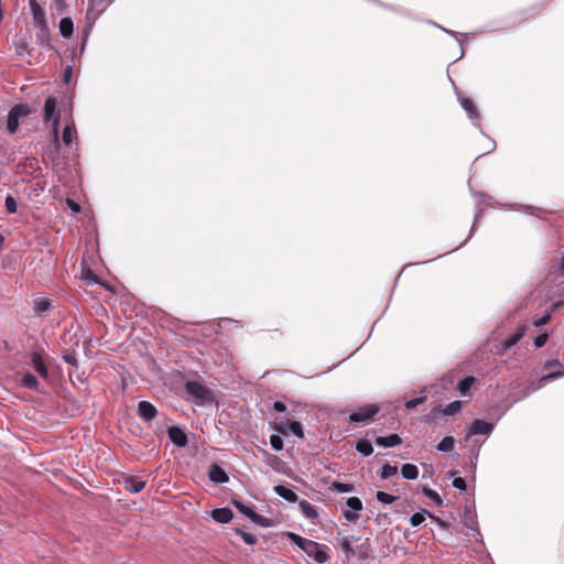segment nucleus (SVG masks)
Segmentation results:
<instances>
[{"label":"nucleus","instance_id":"obj_9","mask_svg":"<svg viewBox=\"0 0 564 564\" xmlns=\"http://www.w3.org/2000/svg\"><path fill=\"white\" fill-rule=\"evenodd\" d=\"M156 408L149 401H140L138 404V415L144 422H151L156 416Z\"/></svg>","mask_w":564,"mask_h":564},{"label":"nucleus","instance_id":"obj_2","mask_svg":"<svg viewBox=\"0 0 564 564\" xmlns=\"http://www.w3.org/2000/svg\"><path fill=\"white\" fill-rule=\"evenodd\" d=\"M44 120L53 121V142L55 150L59 149L58 138V126H59V112L57 110L56 100L53 97H48L44 104Z\"/></svg>","mask_w":564,"mask_h":564},{"label":"nucleus","instance_id":"obj_6","mask_svg":"<svg viewBox=\"0 0 564 564\" xmlns=\"http://www.w3.org/2000/svg\"><path fill=\"white\" fill-rule=\"evenodd\" d=\"M378 411L379 408L375 404L364 405L352 411L349 415V420L351 422L361 423L375 416Z\"/></svg>","mask_w":564,"mask_h":564},{"label":"nucleus","instance_id":"obj_47","mask_svg":"<svg viewBox=\"0 0 564 564\" xmlns=\"http://www.w3.org/2000/svg\"><path fill=\"white\" fill-rule=\"evenodd\" d=\"M427 517L433 519L441 528L447 529V523L445 521H443L441 518L435 517L431 513H427Z\"/></svg>","mask_w":564,"mask_h":564},{"label":"nucleus","instance_id":"obj_59","mask_svg":"<svg viewBox=\"0 0 564 564\" xmlns=\"http://www.w3.org/2000/svg\"><path fill=\"white\" fill-rule=\"evenodd\" d=\"M561 267H562V269H563V271H564V256H563V259H562Z\"/></svg>","mask_w":564,"mask_h":564},{"label":"nucleus","instance_id":"obj_52","mask_svg":"<svg viewBox=\"0 0 564 564\" xmlns=\"http://www.w3.org/2000/svg\"><path fill=\"white\" fill-rule=\"evenodd\" d=\"M560 361L557 359L549 360L544 364V368H551L554 366H558Z\"/></svg>","mask_w":564,"mask_h":564},{"label":"nucleus","instance_id":"obj_4","mask_svg":"<svg viewBox=\"0 0 564 564\" xmlns=\"http://www.w3.org/2000/svg\"><path fill=\"white\" fill-rule=\"evenodd\" d=\"M232 503L239 510L240 513L248 517L253 523H256L262 528H268L270 525V521L267 518L254 512L252 507L246 506L245 503L237 501V500H234Z\"/></svg>","mask_w":564,"mask_h":564},{"label":"nucleus","instance_id":"obj_36","mask_svg":"<svg viewBox=\"0 0 564 564\" xmlns=\"http://www.w3.org/2000/svg\"><path fill=\"white\" fill-rule=\"evenodd\" d=\"M332 489L336 492L345 494L352 491L354 486L351 484L334 482Z\"/></svg>","mask_w":564,"mask_h":564},{"label":"nucleus","instance_id":"obj_34","mask_svg":"<svg viewBox=\"0 0 564 564\" xmlns=\"http://www.w3.org/2000/svg\"><path fill=\"white\" fill-rule=\"evenodd\" d=\"M423 494L425 497L433 500L437 506L443 505V500H442L441 496L435 490L424 487Z\"/></svg>","mask_w":564,"mask_h":564},{"label":"nucleus","instance_id":"obj_48","mask_svg":"<svg viewBox=\"0 0 564 564\" xmlns=\"http://www.w3.org/2000/svg\"><path fill=\"white\" fill-rule=\"evenodd\" d=\"M273 409L278 412H284L286 410V406L283 402L281 401H275L273 403Z\"/></svg>","mask_w":564,"mask_h":564},{"label":"nucleus","instance_id":"obj_42","mask_svg":"<svg viewBox=\"0 0 564 564\" xmlns=\"http://www.w3.org/2000/svg\"><path fill=\"white\" fill-rule=\"evenodd\" d=\"M270 445L274 451H281L283 448V440L279 435H271L270 436Z\"/></svg>","mask_w":564,"mask_h":564},{"label":"nucleus","instance_id":"obj_17","mask_svg":"<svg viewBox=\"0 0 564 564\" xmlns=\"http://www.w3.org/2000/svg\"><path fill=\"white\" fill-rule=\"evenodd\" d=\"M31 366L33 369L42 377L46 378L48 372L47 368L39 352H33L31 355Z\"/></svg>","mask_w":564,"mask_h":564},{"label":"nucleus","instance_id":"obj_37","mask_svg":"<svg viewBox=\"0 0 564 564\" xmlns=\"http://www.w3.org/2000/svg\"><path fill=\"white\" fill-rule=\"evenodd\" d=\"M236 532H237V534H239L241 536V539L247 544H249V545L256 544L257 538L252 533L246 532V531H243L241 529H237Z\"/></svg>","mask_w":564,"mask_h":564},{"label":"nucleus","instance_id":"obj_33","mask_svg":"<svg viewBox=\"0 0 564 564\" xmlns=\"http://www.w3.org/2000/svg\"><path fill=\"white\" fill-rule=\"evenodd\" d=\"M397 473L398 468L387 463L382 466L380 476L382 479H388L394 476Z\"/></svg>","mask_w":564,"mask_h":564},{"label":"nucleus","instance_id":"obj_7","mask_svg":"<svg viewBox=\"0 0 564 564\" xmlns=\"http://www.w3.org/2000/svg\"><path fill=\"white\" fill-rule=\"evenodd\" d=\"M495 429L492 423H488L484 420L477 419L471 422L469 427L465 431L466 438L471 437L473 435L484 434L490 435Z\"/></svg>","mask_w":564,"mask_h":564},{"label":"nucleus","instance_id":"obj_32","mask_svg":"<svg viewBox=\"0 0 564 564\" xmlns=\"http://www.w3.org/2000/svg\"><path fill=\"white\" fill-rule=\"evenodd\" d=\"M288 536L290 538V540L296 545L299 546L301 550H304L306 543H308L311 540H307V539H304L302 536H300L299 534L296 533H293V532H289L288 533Z\"/></svg>","mask_w":564,"mask_h":564},{"label":"nucleus","instance_id":"obj_51","mask_svg":"<svg viewBox=\"0 0 564 564\" xmlns=\"http://www.w3.org/2000/svg\"><path fill=\"white\" fill-rule=\"evenodd\" d=\"M72 73H73V70H72V67H69V66L64 70V82L65 83L69 82V79L72 77Z\"/></svg>","mask_w":564,"mask_h":564},{"label":"nucleus","instance_id":"obj_12","mask_svg":"<svg viewBox=\"0 0 564 564\" xmlns=\"http://www.w3.org/2000/svg\"><path fill=\"white\" fill-rule=\"evenodd\" d=\"M527 330L525 325H520L512 335L502 341V350L506 351L513 347L525 335Z\"/></svg>","mask_w":564,"mask_h":564},{"label":"nucleus","instance_id":"obj_53","mask_svg":"<svg viewBox=\"0 0 564 564\" xmlns=\"http://www.w3.org/2000/svg\"><path fill=\"white\" fill-rule=\"evenodd\" d=\"M65 359H66V361H67L68 364H70V365H74V364H75V358H74V357H69V356H67Z\"/></svg>","mask_w":564,"mask_h":564},{"label":"nucleus","instance_id":"obj_23","mask_svg":"<svg viewBox=\"0 0 564 564\" xmlns=\"http://www.w3.org/2000/svg\"><path fill=\"white\" fill-rule=\"evenodd\" d=\"M401 474L404 479L413 480L419 476V469L413 464H404L401 468Z\"/></svg>","mask_w":564,"mask_h":564},{"label":"nucleus","instance_id":"obj_14","mask_svg":"<svg viewBox=\"0 0 564 564\" xmlns=\"http://www.w3.org/2000/svg\"><path fill=\"white\" fill-rule=\"evenodd\" d=\"M209 479L216 484H225L229 480L226 471L217 464H213L208 471Z\"/></svg>","mask_w":564,"mask_h":564},{"label":"nucleus","instance_id":"obj_24","mask_svg":"<svg viewBox=\"0 0 564 564\" xmlns=\"http://www.w3.org/2000/svg\"><path fill=\"white\" fill-rule=\"evenodd\" d=\"M75 137H76V130H75L74 124L73 123L66 124L63 129V134H62L63 142L65 143V145H70Z\"/></svg>","mask_w":564,"mask_h":564},{"label":"nucleus","instance_id":"obj_30","mask_svg":"<svg viewBox=\"0 0 564 564\" xmlns=\"http://www.w3.org/2000/svg\"><path fill=\"white\" fill-rule=\"evenodd\" d=\"M460 408H462V402L460 401H453L451 403H448L444 409H443V414L445 416H451V415H454L456 414L457 412L460 411Z\"/></svg>","mask_w":564,"mask_h":564},{"label":"nucleus","instance_id":"obj_29","mask_svg":"<svg viewBox=\"0 0 564 564\" xmlns=\"http://www.w3.org/2000/svg\"><path fill=\"white\" fill-rule=\"evenodd\" d=\"M475 383V378L473 376H468L459 381L458 391L462 395H466V393L470 390L473 384Z\"/></svg>","mask_w":564,"mask_h":564},{"label":"nucleus","instance_id":"obj_25","mask_svg":"<svg viewBox=\"0 0 564 564\" xmlns=\"http://www.w3.org/2000/svg\"><path fill=\"white\" fill-rule=\"evenodd\" d=\"M338 546L346 555H355V551L351 547V539L349 536H339L337 539Z\"/></svg>","mask_w":564,"mask_h":564},{"label":"nucleus","instance_id":"obj_28","mask_svg":"<svg viewBox=\"0 0 564 564\" xmlns=\"http://www.w3.org/2000/svg\"><path fill=\"white\" fill-rule=\"evenodd\" d=\"M455 440L452 436H445L438 444L437 451L447 453L454 448Z\"/></svg>","mask_w":564,"mask_h":564},{"label":"nucleus","instance_id":"obj_57","mask_svg":"<svg viewBox=\"0 0 564 564\" xmlns=\"http://www.w3.org/2000/svg\"><path fill=\"white\" fill-rule=\"evenodd\" d=\"M278 431L281 432V433H285V430L283 429L282 425L278 427Z\"/></svg>","mask_w":564,"mask_h":564},{"label":"nucleus","instance_id":"obj_11","mask_svg":"<svg viewBox=\"0 0 564 564\" xmlns=\"http://www.w3.org/2000/svg\"><path fill=\"white\" fill-rule=\"evenodd\" d=\"M167 435H169V438L171 440V442L178 447H184L187 444L186 434L183 432V430H181L177 426L169 427Z\"/></svg>","mask_w":564,"mask_h":564},{"label":"nucleus","instance_id":"obj_31","mask_svg":"<svg viewBox=\"0 0 564 564\" xmlns=\"http://www.w3.org/2000/svg\"><path fill=\"white\" fill-rule=\"evenodd\" d=\"M286 425L291 433H293L294 435H296L300 438L304 437V432H303V429H302V425L300 422L292 421V422H288Z\"/></svg>","mask_w":564,"mask_h":564},{"label":"nucleus","instance_id":"obj_22","mask_svg":"<svg viewBox=\"0 0 564 564\" xmlns=\"http://www.w3.org/2000/svg\"><path fill=\"white\" fill-rule=\"evenodd\" d=\"M299 507L302 511V513L308 518V519H316L318 517V513L313 505H311L306 500H300Z\"/></svg>","mask_w":564,"mask_h":564},{"label":"nucleus","instance_id":"obj_55","mask_svg":"<svg viewBox=\"0 0 564 564\" xmlns=\"http://www.w3.org/2000/svg\"><path fill=\"white\" fill-rule=\"evenodd\" d=\"M25 115H26V110L23 107V111H18V119L20 118V116H25Z\"/></svg>","mask_w":564,"mask_h":564},{"label":"nucleus","instance_id":"obj_10","mask_svg":"<svg viewBox=\"0 0 564 564\" xmlns=\"http://www.w3.org/2000/svg\"><path fill=\"white\" fill-rule=\"evenodd\" d=\"M459 102H460L462 107L464 108V110L467 112L468 117L471 120H475V126L478 127L479 129H481V127L478 122L479 112H478L474 101L466 97H459ZM480 132L484 134L482 130H480Z\"/></svg>","mask_w":564,"mask_h":564},{"label":"nucleus","instance_id":"obj_58","mask_svg":"<svg viewBox=\"0 0 564 564\" xmlns=\"http://www.w3.org/2000/svg\"><path fill=\"white\" fill-rule=\"evenodd\" d=\"M86 39H87V34H86V35L84 36V39H83V47H82V50H84V45H85V43H86Z\"/></svg>","mask_w":564,"mask_h":564},{"label":"nucleus","instance_id":"obj_16","mask_svg":"<svg viewBox=\"0 0 564 564\" xmlns=\"http://www.w3.org/2000/svg\"><path fill=\"white\" fill-rule=\"evenodd\" d=\"M273 491L284 500L289 502H296L299 497L290 488L283 485H276L273 487Z\"/></svg>","mask_w":564,"mask_h":564},{"label":"nucleus","instance_id":"obj_21","mask_svg":"<svg viewBox=\"0 0 564 564\" xmlns=\"http://www.w3.org/2000/svg\"><path fill=\"white\" fill-rule=\"evenodd\" d=\"M33 308L39 315L42 316L45 315L52 308V303L47 299H36L34 301Z\"/></svg>","mask_w":564,"mask_h":564},{"label":"nucleus","instance_id":"obj_56","mask_svg":"<svg viewBox=\"0 0 564 564\" xmlns=\"http://www.w3.org/2000/svg\"><path fill=\"white\" fill-rule=\"evenodd\" d=\"M104 0H90V4L94 6L95 3L99 4Z\"/></svg>","mask_w":564,"mask_h":564},{"label":"nucleus","instance_id":"obj_39","mask_svg":"<svg viewBox=\"0 0 564 564\" xmlns=\"http://www.w3.org/2000/svg\"><path fill=\"white\" fill-rule=\"evenodd\" d=\"M6 210L9 214H14L18 210V204L11 195H7L6 197Z\"/></svg>","mask_w":564,"mask_h":564},{"label":"nucleus","instance_id":"obj_5","mask_svg":"<svg viewBox=\"0 0 564 564\" xmlns=\"http://www.w3.org/2000/svg\"><path fill=\"white\" fill-rule=\"evenodd\" d=\"M303 551L306 553L307 556L312 557L315 562L319 564L326 563L329 558L328 554L325 551V546L312 540L308 543H306Z\"/></svg>","mask_w":564,"mask_h":564},{"label":"nucleus","instance_id":"obj_49","mask_svg":"<svg viewBox=\"0 0 564 564\" xmlns=\"http://www.w3.org/2000/svg\"><path fill=\"white\" fill-rule=\"evenodd\" d=\"M67 205L74 213H78L80 210V206L72 199H67Z\"/></svg>","mask_w":564,"mask_h":564},{"label":"nucleus","instance_id":"obj_44","mask_svg":"<svg viewBox=\"0 0 564 564\" xmlns=\"http://www.w3.org/2000/svg\"><path fill=\"white\" fill-rule=\"evenodd\" d=\"M547 334L546 333H543L541 335H539L535 339H534V346L536 348H541L545 345V343L547 341Z\"/></svg>","mask_w":564,"mask_h":564},{"label":"nucleus","instance_id":"obj_35","mask_svg":"<svg viewBox=\"0 0 564 564\" xmlns=\"http://www.w3.org/2000/svg\"><path fill=\"white\" fill-rule=\"evenodd\" d=\"M427 513L429 512H426V511H422V512H415L414 514H412V517L410 518L411 525L419 527L421 523L424 522Z\"/></svg>","mask_w":564,"mask_h":564},{"label":"nucleus","instance_id":"obj_38","mask_svg":"<svg viewBox=\"0 0 564 564\" xmlns=\"http://www.w3.org/2000/svg\"><path fill=\"white\" fill-rule=\"evenodd\" d=\"M426 399H427L426 395H421V397L408 400L404 405L406 409L411 410V409L416 408L417 405L423 404L426 401Z\"/></svg>","mask_w":564,"mask_h":564},{"label":"nucleus","instance_id":"obj_60","mask_svg":"<svg viewBox=\"0 0 564 564\" xmlns=\"http://www.w3.org/2000/svg\"><path fill=\"white\" fill-rule=\"evenodd\" d=\"M3 242V238L0 236V246L2 245Z\"/></svg>","mask_w":564,"mask_h":564},{"label":"nucleus","instance_id":"obj_20","mask_svg":"<svg viewBox=\"0 0 564 564\" xmlns=\"http://www.w3.org/2000/svg\"><path fill=\"white\" fill-rule=\"evenodd\" d=\"M59 33L63 37L69 39L73 35L74 22L70 18L66 17L59 21L58 24Z\"/></svg>","mask_w":564,"mask_h":564},{"label":"nucleus","instance_id":"obj_43","mask_svg":"<svg viewBox=\"0 0 564 564\" xmlns=\"http://www.w3.org/2000/svg\"><path fill=\"white\" fill-rule=\"evenodd\" d=\"M453 487H455L456 489H458L460 491H465L467 488V485H466V481L464 478L455 477L453 480Z\"/></svg>","mask_w":564,"mask_h":564},{"label":"nucleus","instance_id":"obj_19","mask_svg":"<svg viewBox=\"0 0 564 564\" xmlns=\"http://www.w3.org/2000/svg\"><path fill=\"white\" fill-rule=\"evenodd\" d=\"M402 440L398 434H390L388 436H379L376 438V444L382 447H394L401 444Z\"/></svg>","mask_w":564,"mask_h":564},{"label":"nucleus","instance_id":"obj_46","mask_svg":"<svg viewBox=\"0 0 564 564\" xmlns=\"http://www.w3.org/2000/svg\"><path fill=\"white\" fill-rule=\"evenodd\" d=\"M550 318H551V316L549 314H546V315L542 316L541 318L534 321L533 325L535 327L543 326V325H545V324H547L550 322Z\"/></svg>","mask_w":564,"mask_h":564},{"label":"nucleus","instance_id":"obj_15","mask_svg":"<svg viewBox=\"0 0 564 564\" xmlns=\"http://www.w3.org/2000/svg\"><path fill=\"white\" fill-rule=\"evenodd\" d=\"M18 111H23V106L17 105L14 106L9 115L7 121V129L10 133H14L19 127Z\"/></svg>","mask_w":564,"mask_h":564},{"label":"nucleus","instance_id":"obj_54","mask_svg":"<svg viewBox=\"0 0 564 564\" xmlns=\"http://www.w3.org/2000/svg\"><path fill=\"white\" fill-rule=\"evenodd\" d=\"M489 142H490V149L488 150V152L496 148V142L494 140H489Z\"/></svg>","mask_w":564,"mask_h":564},{"label":"nucleus","instance_id":"obj_1","mask_svg":"<svg viewBox=\"0 0 564 564\" xmlns=\"http://www.w3.org/2000/svg\"><path fill=\"white\" fill-rule=\"evenodd\" d=\"M182 397L197 406L215 402L214 391L198 380H187Z\"/></svg>","mask_w":564,"mask_h":564},{"label":"nucleus","instance_id":"obj_50","mask_svg":"<svg viewBox=\"0 0 564 564\" xmlns=\"http://www.w3.org/2000/svg\"><path fill=\"white\" fill-rule=\"evenodd\" d=\"M437 28H440V29H442L444 32H446V33H448V34H451V35H453V36H455V37H456V40L459 42V44H460V45H463V42H462L460 37L458 36V34H457L456 32L451 31V30H447V29H444V28H442V26H440V25H437Z\"/></svg>","mask_w":564,"mask_h":564},{"label":"nucleus","instance_id":"obj_13","mask_svg":"<svg viewBox=\"0 0 564 564\" xmlns=\"http://www.w3.org/2000/svg\"><path fill=\"white\" fill-rule=\"evenodd\" d=\"M147 481L139 477H128L123 480V487L131 494H138L145 487Z\"/></svg>","mask_w":564,"mask_h":564},{"label":"nucleus","instance_id":"obj_27","mask_svg":"<svg viewBox=\"0 0 564 564\" xmlns=\"http://www.w3.org/2000/svg\"><path fill=\"white\" fill-rule=\"evenodd\" d=\"M356 449L364 456H370L373 453L371 443L367 440H360L356 444Z\"/></svg>","mask_w":564,"mask_h":564},{"label":"nucleus","instance_id":"obj_18","mask_svg":"<svg viewBox=\"0 0 564 564\" xmlns=\"http://www.w3.org/2000/svg\"><path fill=\"white\" fill-rule=\"evenodd\" d=\"M234 514L229 508H218L212 511V518L218 523H228Z\"/></svg>","mask_w":564,"mask_h":564},{"label":"nucleus","instance_id":"obj_3","mask_svg":"<svg viewBox=\"0 0 564 564\" xmlns=\"http://www.w3.org/2000/svg\"><path fill=\"white\" fill-rule=\"evenodd\" d=\"M30 10L33 19L34 28L41 32H47L46 14L36 0H30Z\"/></svg>","mask_w":564,"mask_h":564},{"label":"nucleus","instance_id":"obj_45","mask_svg":"<svg viewBox=\"0 0 564 564\" xmlns=\"http://www.w3.org/2000/svg\"><path fill=\"white\" fill-rule=\"evenodd\" d=\"M52 7L56 10L57 13H62L64 8L66 7V3L64 0H53Z\"/></svg>","mask_w":564,"mask_h":564},{"label":"nucleus","instance_id":"obj_40","mask_svg":"<svg viewBox=\"0 0 564 564\" xmlns=\"http://www.w3.org/2000/svg\"><path fill=\"white\" fill-rule=\"evenodd\" d=\"M563 376H564V371H560V370L558 371H554V372H550L547 375H544L540 379V383H541L540 386H542L545 382L558 379V378H561Z\"/></svg>","mask_w":564,"mask_h":564},{"label":"nucleus","instance_id":"obj_26","mask_svg":"<svg viewBox=\"0 0 564 564\" xmlns=\"http://www.w3.org/2000/svg\"><path fill=\"white\" fill-rule=\"evenodd\" d=\"M21 383L23 387L30 389V390H37L39 388V380L33 373H25L22 379Z\"/></svg>","mask_w":564,"mask_h":564},{"label":"nucleus","instance_id":"obj_41","mask_svg":"<svg viewBox=\"0 0 564 564\" xmlns=\"http://www.w3.org/2000/svg\"><path fill=\"white\" fill-rule=\"evenodd\" d=\"M376 497L380 502L386 503V505H390V503L394 502L397 499L394 496L387 494L384 491H378Z\"/></svg>","mask_w":564,"mask_h":564},{"label":"nucleus","instance_id":"obj_8","mask_svg":"<svg viewBox=\"0 0 564 564\" xmlns=\"http://www.w3.org/2000/svg\"><path fill=\"white\" fill-rule=\"evenodd\" d=\"M346 505L351 510L344 511V517L347 521L355 522L358 518V511L362 509V502L358 497H349Z\"/></svg>","mask_w":564,"mask_h":564}]
</instances>
